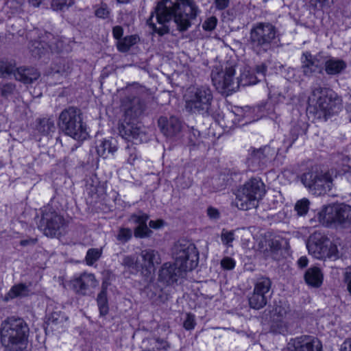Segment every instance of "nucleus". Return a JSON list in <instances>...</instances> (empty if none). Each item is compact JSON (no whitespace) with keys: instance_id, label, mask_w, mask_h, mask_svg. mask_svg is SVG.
Instances as JSON below:
<instances>
[{"instance_id":"29","label":"nucleus","mask_w":351,"mask_h":351,"mask_svg":"<svg viewBox=\"0 0 351 351\" xmlns=\"http://www.w3.org/2000/svg\"><path fill=\"white\" fill-rule=\"evenodd\" d=\"M139 40L140 38L136 34L127 36L117 41V49L121 52H127L132 46L136 44Z\"/></svg>"},{"instance_id":"35","label":"nucleus","mask_w":351,"mask_h":351,"mask_svg":"<svg viewBox=\"0 0 351 351\" xmlns=\"http://www.w3.org/2000/svg\"><path fill=\"white\" fill-rule=\"evenodd\" d=\"M17 68L16 65L10 62L0 61V77H10L16 73Z\"/></svg>"},{"instance_id":"17","label":"nucleus","mask_w":351,"mask_h":351,"mask_svg":"<svg viewBox=\"0 0 351 351\" xmlns=\"http://www.w3.org/2000/svg\"><path fill=\"white\" fill-rule=\"evenodd\" d=\"M288 348L289 351H322V346L317 338L302 335L291 339Z\"/></svg>"},{"instance_id":"42","label":"nucleus","mask_w":351,"mask_h":351,"mask_svg":"<svg viewBox=\"0 0 351 351\" xmlns=\"http://www.w3.org/2000/svg\"><path fill=\"white\" fill-rule=\"evenodd\" d=\"M153 232L148 228L147 225L138 226L134 231V237L136 238H147L151 237Z\"/></svg>"},{"instance_id":"57","label":"nucleus","mask_w":351,"mask_h":351,"mask_svg":"<svg viewBox=\"0 0 351 351\" xmlns=\"http://www.w3.org/2000/svg\"><path fill=\"white\" fill-rule=\"evenodd\" d=\"M207 215L212 219H217L220 217L219 210L212 206H210L207 208Z\"/></svg>"},{"instance_id":"52","label":"nucleus","mask_w":351,"mask_h":351,"mask_svg":"<svg viewBox=\"0 0 351 351\" xmlns=\"http://www.w3.org/2000/svg\"><path fill=\"white\" fill-rule=\"evenodd\" d=\"M267 71V66L265 63H261V64L256 65L255 67V75L258 77V79H263L265 76L266 72Z\"/></svg>"},{"instance_id":"56","label":"nucleus","mask_w":351,"mask_h":351,"mask_svg":"<svg viewBox=\"0 0 351 351\" xmlns=\"http://www.w3.org/2000/svg\"><path fill=\"white\" fill-rule=\"evenodd\" d=\"M343 282L346 285L347 290L351 295V271H346L344 273Z\"/></svg>"},{"instance_id":"61","label":"nucleus","mask_w":351,"mask_h":351,"mask_svg":"<svg viewBox=\"0 0 351 351\" xmlns=\"http://www.w3.org/2000/svg\"><path fill=\"white\" fill-rule=\"evenodd\" d=\"M37 241L36 238L23 239L20 241V245L21 246L34 245L37 243Z\"/></svg>"},{"instance_id":"14","label":"nucleus","mask_w":351,"mask_h":351,"mask_svg":"<svg viewBox=\"0 0 351 351\" xmlns=\"http://www.w3.org/2000/svg\"><path fill=\"white\" fill-rule=\"evenodd\" d=\"M319 219L343 226L351 223V206L344 204L324 206L319 213Z\"/></svg>"},{"instance_id":"63","label":"nucleus","mask_w":351,"mask_h":351,"mask_svg":"<svg viewBox=\"0 0 351 351\" xmlns=\"http://www.w3.org/2000/svg\"><path fill=\"white\" fill-rule=\"evenodd\" d=\"M286 71H287V73L285 74V77L288 80H293L294 76H295V69L293 68L289 67L286 70Z\"/></svg>"},{"instance_id":"4","label":"nucleus","mask_w":351,"mask_h":351,"mask_svg":"<svg viewBox=\"0 0 351 351\" xmlns=\"http://www.w3.org/2000/svg\"><path fill=\"white\" fill-rule=\"evenodd\" d=\"M279 40L278 28L269 22L254 23L249 32L247 46L258 56L272 50Z\"/></svg>"},{"instance_id":"40","label":"nucleus","mask_w":351,"mask_h":351,"mask_svg":"<svg viewBox=\"0 0 351 351\" xmlns=\"http://www.w3.org/2000/svg\"><path fill=\"white\" fill-rule=\"evenodd\" d=\"M310 206V202L306 198H303L297 201L294 209L298 216H304L307 214Z\"/></svg>"},{"instance_id":"13","label":"nucleus","mask_w":351,"mask_h":351,"mask_svg":"<svg viewBox=\"0 0 351 351\" xmlns=\"http://www.w3.org/2000/svg\"><path fill=\"white\" fill-rule=\"evenodd\" d=\"M271 281L269 278L262 277L257 279L253 292L248 295L250 308L259 310L265 307L270 299Z\"/></svg>"},{"instance_id":"25","label":"nucleus","mask_w":351,"mask_h":351,"mask_svg":"<svg viewBox=\"0 0 351 351\" xmlns=\"http://www.w3.org/2000/svg\"><path fill=\"white\" fill-rule=\"evenodd\" d=\"M40 76L39 72L34 68H19L14 73V78L25 84L32 83Z\"/></svg>"},{"instance_id":"27","label":"nucleus","mask_w":351,"mask_h":351,"mask_svg":"<svg viewBox=\"0 0 351 351\" xmlns=\"http://www.w3.org/2000/svg\"><path fill=\"white\" fill-rule=\"evenodd\" d=\"M237 80L239 87L240 86H246L255 84L258 81H261V79H258V77L255 75L254 72L247 68H244L240 76L237 77Z\"/></svg>"},{"instance_id":"47","label":"nucleus","mask_w":351,"mask_h":351,"mask_svg":"<svg viewBox=\"0 0 351 351\" xmlns=\"http://www.w3.org/2000/svg\"><path fill=\"white\" fill-rule=\"evenodd\" d=\"M222 243L228 246H232L231 243L234 239V234L233 231H228L223 230L221 234Z\"/></svg>"},{"instance_id":"31","label":"nucleus","mask_w":351,"mask_h":351,"mask_svg":"<svg viewBox=\"0 0 351 351\" xmlns=\"http://www.w3.org/2000/svg\"><path fill=\"white\" fill-rule=\"evenodd\" d=\"M97 302L100 315L104 316L108 314L109 308L107 299V291L106 287L104 285L101 291L97 295Z\"/></svg>"},{"instance_id":"20","label":"nucleus","mask_w":351,"mask_h":351,"mask_svg":"<svg viewBox=\"0 0 351 351\" xmlns=\"http://www.w3.org/2000/svg\"><path fill=\"white\" fill-rule=\"evenodd\" d=\"M158 124L162 133L167 137L176 136L182 130V123L175 116L160 117L158 121Z\"/></svg>"},{"instance_id":"16","label":"nucleus","mask_w":351,"mask_h":351,"mask_svg":"<svg viewBox=\"0 0 351 351\" xmlns=\"http://www.w3.org/2000/svg\"><path fill=\"white\" fill-rule=\"evenodd\" d=\"M322 56L312 55L309 51L302 53L300 62V69L306 77H312L315 73H322L323 71Z\"/></svg>"},{"instance_id":"62","label":"nucleus","mask_w":351,"mask_h":351,"mask_svg":"<svg viewBox=\"0 0 351 351\" xmlns=\"http://www.w3.org/2000/svg\"><path fill=\"white\" fill-rule=\"evenodd\" d=\"M163 223L164 222H163V221L162 219H158V220H156V221L151 220L149 222V226L152 228L158 229V228H160L161 226H162Z\"/></svg>"},{"instance_id":"24","label":"nucleus","mask_w":351,"mask_h":351,"mask_svg":"<svg viewBox=\"0 0 351 351\" xmlns=\"http://www.w3.org/2000/svg\"><path fill=\"white\" fill-rule=\"evenodd\" d=\"M43 42L47 45V48L52 53H58L64 51H68L65 40L59 36L46 33L43 36Z\"/></svg>"},{"instance_id":"19","label":"nucleus","mask_w":351,"mask_h":351,"mask_svg":"<svg viewBox=\"0 0 351 351\" xmlns=\"http://www.w3.org/2000/svg\"><path fill=\"white\" fill-rule=\"evenodd\" d=\"M270 152L271 149L269 147H264L258 149H252L247 158L248 167L252 171L263 169L269 159Z\"/></svg>"},{"instance_id":"54","label":"nucleus","mask_w":351,"mask_h":351,"mask_svg":"<svg viewBox=\"0 0 351 351\" xmlns=\"http://www.w3.org/2000/svg\"><path fill=\"white\" fill-rule=\"evenodd\" d=\"M15 89V86L13 84L8 83L4 84L1 89V95L4 97H8L12 94Z\"/></svg>"},{"instance_id":"38","label":"nucleus","mask_w":351,"mask_h":351,"mask_svg":"<svg viewBox=\"0 0 351 351\" xmlns=\"http://www.w3.org/2000/svg\"><path fill=\"white\" fill-rule=\"evenodd\" d=\"M143 343H148L150 346H152V350L156 348L157 350H166L169 347V344L167 341L158 337L148 338L145 340Z\"/></svg>"},{"instance_id":"49","label":"nucleus","mask_w":351,"mask_h":351,"mask_svg":"<svg viewBox=\"0 0 351 351\" xmlns=\"http://www.w3.org/2000/svg\"><path fill=\"white\" fill-rule=\"evenodd\" d=\"M101 248H92L89 249V266L92 265L97 261L101 256Z\"/></svg>"},{"instance_id":"6","label":"nucleus","mask_w":351,"mask_h":351,"mask_svg":"<svg viewBox=\"0 0 351 351\" xmlns=\"http://www.w3.org/2000/svg\"><path fill=\"white\" fill-rule=\"evenodd\" d=\"M265 193V186L263 181L258 178H252L237 189L236 206L243 210L256 208Z\"/></svg>"},{"instance_id":"48","label":"nucleus","mask_w":351,"mask_h":351,"mask_svg":"<svg viewBox=\"0 0 351 351\" xmlns=\"http://www.w3.org/2000/svg\"><path fill=\"white\" fill-rule=\"evenodd\" d=\"M217 24V19L215 16H210L202 24V28L205 31H213L215 29Z\"/></svg>"},{"instance_id":"11","label":"nucleus","mask_w":351,"mask_h":351,"mask_svg":"<svg viewBox=\"0 0 351 351\" xmlns=\"http://www.w3.org/2000/svg\"><path fill=\"white\" fill-rule=\"evenodd\" d=\"M37 224L38 229L45 236L55 237L60 234L65 221L52 206L47 205L41 209V217Z\"/></svg>"},{"instance_id":"21","label":"nucleus","mask_w":351,"mask_h":351,"mask_svg":"<svg viewBox=\"0 0 351 351\" xmlns=\"http://www.w3.org/2000/svg\"><path fill=\"white\" fill-rule=\"evenodd\" d=\"M140 265L145 275L150 274L155 270V266L160 263L159 253L152 249H145L140 254Z\"/></svg>"},{"instance_id":"59","label":"nucleus","mask_w":351,"mask_h":351,"mask_svg":"<svg viewBox=\"0 0 351 351\" xmlns=\"http://www.w3.org/2000/svg\"><path fill=\"white\" fill-rule=\"evenodd\" d=\"M230 0H215V7L217 10H222L228 7Z\"/></svg>"},{"instance_id":"22","label":"nucleus","mask_w":351,"mask_h":351,"mask_svg":"<svg viewBox=\"0 0 351 351\" xmlns=\"http://www.w3.org/2000/svg\"><path fill=\"white\" fill-rule=\"evenodd\" d=\"M322 64H324L323 70L327 75L331 76L341 74L347 68V63L345 60L332 56L322 58Z\"/></svg>"},{"instance_id":"8","label":"nucleus","mask_w":351,"mask_h":351,"mask_svg":"<svg viewBox=\"0 0 351 351\" xmlns=\"http://www.w3.org/2000/svg\"><path fill=\"white\" fill-rule=\"evenodd\" d=\"M58 125L65 134L75 140L84 141L87 138L86 126L82 123V112L77 108L64 109L60 114Z\"/></svg>"},{"instance_id":"45","label":"nucleus","mask_w":351,"mask_h":351,"mask_svg":"<svg viewBox=\"0 0 351 351\" xmlns=\"http://www.w3.org/2000/svg\"><path fill=\"white\" fill-rule=\"evenodd\" d=\"M148 219V215L143 213H139L138 214H132L130 216V220L134 222V223L138 224V226H141L147 224Z\"/></svg>"},{"instance_id":"7","label":"nucleus","mask_w":351,"mask_h":351,"mask_svg":"<svg viewBox=\"0 0 351 351\" xmlns=\"http://www.w3.org/2000/svg\"><path fill=\"white\" fill-rule=\"evenodd\" d=\"M313 99L316 100L313 113L317 119L324 121L337 114L341 107V99L330 88H316L313 91Z\"/></svg>"},{"instance_id":"3","label":"nucleus","mask_w":351,"mask_h":351,"mask_svg":"<svg viewBox=\"0 0 351 351\" xmlns=\"http://www.w3.org/2000/svg\"><path fill=\"white\" fill-rule=\"evenodd\" d=\"M29 332L28 325L23 319L8 317L1 325V342L9 351H23L28 345Z\"/></svg>"},{"instance_id":"26","label":"nucleus","mask_w":351,"mask_h":351,"mask_svg":"<svg viewBox=\"0 0 351 351\" xmlns=\"http://www.w3.org/2000/svg\"><path fill=\"white\" fill-rule=\"evenodd\" d=\"M323 274L317 267L308 269L304 274L306 282L313 287H319L323 282Z\"/></svg>"},{"instance_id":"15","label":"nucleus","mask_w":351,"mask_h":351,"mask_svg":"<svg viewBox=\"0 0 351 351\" xmlns=\"http://www.w3.org/2000/svg\"><path fill=\"white\" fill-rule=\"evenodd\" d=\"M330 240L319 232L312 234L306 243L308 252L317 259H322L328 253Z\"/></svg>"},{"instance_id":"55","label":"nucleus","mask_w":351,"mask_h":351,"mask_svg":"<svg viewBox=\"0 0 351 351\" xmlns=\"http://www.w3.org/2000/svg\"><path fill=\"white\" fill-rule=\"evenodd\" d=\"M95 15L101 19H106L109 15V10L106 5H103L95 10Z\"/></svg>"},{"instance_id":"33","label":"nucleus","mask_w":351,"mask_h":351,"mask_svg":"<svg viewBox=\"0 0 351 351\" xmlns=\"http://www.w3.org/2000/svg\"><path fill=\"white\" fill-rule=\"evenodd\" d=\"M29 50L34 57L40 58L42 54L47 52L49 49L47 45L43 42V37L41 40H35L31 43Z\"/></svg>"},{"instance_id":"39","label":"nucleus","mask_w":351,"mask_h":351,"mask_svg":"<svg viewBox=\"0 0 351 351\" xmlns=\"http://www.w3.org/2000/svg\"><path fill=\"white\" fill-rule=\"evenodd\" d=\"M117 150L116 147H112L109 141H100L99 145L96 147V152L99 156L106 157V153H113Z\"/></svg>"},{"instance_id":"64","label":"nucleus","mask_w":351,"mask_h":351,"mask_svg":"<svg viewBox=\"0 0 351 351\" xmlns=\"http://www.w3.org/2000/svg\"><path fill=\"white\" fill-rule=\"evenodd\" d=\"M343 174H345L347 180L351 182V168L350 166H346L342 169Z\"/></svg>"},{"instance_id":"34","label":"nucleus","mask_w":351,"mask_h":351,"mask_svg":"<svg viewBox=\"0 0 351 351\" xmlns=\"http://www.w3.org/2000/svg\"><path fill=\"white\" fill-rule=\"evenodd\" d=\"M37 130L43 135H48L55 130L53 120L44 118L39 121Z\"/></svg>"},{"instance_id":"46","label":"nucleus","mask_w":351,"mask_h":351,"mask_svg":"<svg viewBox=\"0 0 351 351\" xmlns=\"http://www.w3.org/2000/svg\"><path fill=\"white\" fill-rule=\"evenodd\" d=\"M73 3L72 0H52L51 8L54 10H62Z\"/></svg>"},{"instance_id":"41","label":"nucleus","mask_w":351,"mask_h":351,"mask_svg":"<svg viewBox=\"0 0 351 351\" xmlns=\"http://www.w3.org/2000/svg\"><path fill=\"white\" fill-rule=\"evenodd\" d=\"M306 131V127L304 123H298L293 126L291 130L290 134L292 138V142L296 141L299 136L305 134Z\"/></svg>"},{"instance_id":"5","label":"nucleus","mask_w":351,"mask_h":351,"mask_svg":"<svg viewBox=\"0 0 351 351\" xmlns=\"http://www.w3.org/2000/svg\"><path fill=\"white\" fill-rule=\"evenodd\" d=\"M184 100L185 109L191 114L205 117L213 116L215 113L213 92L207 85L188 88Z\"/></svg>"},{"instance_id":"36","label":"nucleus","mask_w":351,"mask_h":351,"mask_svg":"<svg viewBox=\"0 0 351 351\" xmlns=\"http://www.w3.org/2000/svg\"><path fill=\"white\" fill-rule=\"evenodd\" d=\"M67 318L64 314L60 311L52 312L47 319L48 324L51 327L53 326H62L64 323L66 321Z\"/></svg>"},{"instance_id":"28","label":"nucleus","mask_w":351,"mask_h":351,"mask_svg":"<svg viewBox=\"0 0 351 351\" xmlns=\"http://www.w3.org/2000/svg\"><path fill=\"white\" fill-rule=\"evenodd\" d=\"M28 287L24 283H19L12 287L5 296V300L14 299L18 297H25L29 293Z\"/></svg>"},{"instance_id":"60","label":"nucleus","mask_w":351,"mask_h":351,"mask_svg":"<svg viewBox=\"0 0 351 351\" xmlns=\"http://www.w3.org/2000/svg\"><path fill=\"white\" fill-rule=\"evenodd\" d=\"M328 253L327 254H326V257H333V256H337V246L335 245L332 244L330 241V244L328 247Z\"/></svg>"},{"instance_id":"58","label":"nucleus","mask_w":351,"mask_h":351,"mask_svg":"<svg viewBox=\"0 0 351 351\" xmlns=\"http://www.w3.org/2000/svg\"><path fill=\"white\" fill-rule=\"evenodd\" d=\"M123 34V29L122 27H121L119 25H117L113 27L112 34H113L114 38L116 40H117V41H119L121 38Z\"/></svg>"},{"instance_id":"18","label":"nucleus","mask_w":351,"mask_h":351,"mask_svg":"<svg viewBox=\"0 0 351 351\" xmlns=\"http://www.w3.org/2000/svg\"><path fill=\"white\" fill-rule=\"evenodd\" d=\"M120 136L128 141L141 142L145 133L141 128L134 119H128L125 117L124 121L119 125Z\"/></svg>"},{"instance_id":"50","label":"nucleus","mask_w":351,"mask_h":351,"mask_svg":"<svg viewBox=\"0 0 351 351\" xmlns=\"http://www.w3.org/2000/svg\"><path fill=\"white\" fill-rule=\"evenodd\" d=\"M221 266L224 269L231 270L235 267V261L232 258L226 256L221 261Z\"/></svg>"},{"instance_id":"9","label":"nucleus","mask_w":351,"mask_h":351,"mask_svg":"<svg viewBox=\"0 0 351 351\" xmlns=\"http://www.w3.org/2000/svg\"><path fill=\"white\" fill-rule=\"evenodd\" d=\"M337 177L334 169L328 171L311 170L304 173L301 181L306 188L315 195H322L329 192L334 186L333 180Z\"/></svg>"},{"instance_id":"10","label":"nucleus","mask_w":351,"mask_h":351,"mask_svg":"<svg viewBox=\"0 0 351 351\" xmlns=\"http://www.w3.org/2000/svg\"><path fill=\"white\" fill-rule=\"evenodd\" d=\"M234 64L226 62L223 65L216 66L213 69L211 80L219 92L229 94L238 89L237 80L234 77Z\"/></svg>"},{"instance_id":"43","label":"nucleus","mask_w":351,"mask_h":351,"mask_svg":"<svg viewBox=\"0 0 351 351\" xmlns=\"http://www.w3.org/2000/svg\"><path fill=\"white\" fill-rule=\"evenodd\" d=\"M132 236V230L128 228H121L119 229L117 235V239L122 243L128 242Z\"/></svg>"},{"instance_id":"44","label":"nucleus","mask_w":351,"mask_h":351,"mask_svg":"<svg viewBox=\"0 0 351 351\" xmlns=\"http://www.w3.org/2000/svg\"><path fill=\"white\" fill-rule=\"evenodd\" d=\"M92 183L89 182V195L97 194L103 192V187L96 176L90 178Z\"/></svg>"},{"instance_id":"53","label":"nucleus","mask_w":351,"mask_h":351,"mask_svg":"<svg viewBox=\"0 0 351 351\" xmlns=\"http://www.w3.org/2000/svg\"><path fill=\"white\" fill-rule=\"evenodd\" d=\"M195 325V316L191 314H187L186 318L184 322V328L186 330H191L194 328Z\"/></svg>"},{"instance_id":"32","label":"nucleus","mask_w":351,"mask_h":351,"mask_svg":"<svg viewBox=\"0 0 351 351\" xmlns=\"http://www.w3.org/2000/svg\"><path fill=\"white\" fill-rule=\"evenodd\" d=\"M122 265L130 270L131 273H136L141 269L140 261L134 256H125L123 258Z\"/></svg>"},{"instance_id":"1","label":"nucleus","mask_w":351,"mask_h":351,"mask_svg":"<svg viewBox=\"0 0 351 351\" xmlns=\"http://www.w3.org/2000/svg\"><path fill=\"white\" fill-rule=\"evenodd\" d=\"M200 12L194 0H160L147 20L152 34L162 36L169 32L167 23L173 21L180 32L186 31Z\"/></svg>"},{"instance_id":"51","label":"nucleus","mask_w":351,"mask_h":351,"mask_svg":"<svg viewBox=\"0 0 351 351\" xmlns=\"http://www.w3.org/2000/svg\"><path fill=\"white\" fill-rule=\"evenodd\" d=\"M128 154L129 155L128 158V162L130 165H134V161L138 158V154L136 150V148L133 146H128L127 147Z\"/></svg>"},{"instance_id":"12","label":"nucleus","mask_w":351,"mask_h":351,"mask_svg":"<svg viewBox=\"0 0 351 351\" xmlns=\"http://www.w3.org/2000/svg\"><path fill=\"white\" fill-rule=\"evenodd\" d=\"M291 308L286 301H275L270 314L271 331L276 334L285 335L288 332L287 319L291 315Z\"/></svg>"},{"instance_id":"23","label":"nucleus","mask_w":351,"mask_h":351,"mask_svg":"<svg viewBox=\"0 0 351 351\" xmlns=\"http://www.w3.org/2000/svg\"><path fill=\"white\" fill-rule=\"evenodd\" d=\"M145 108V104L143 100L138 97H133L129 100L128 104L125 108V117L135 120L142 114Z\"/></svg>"},{"instance_id":"30","label":"nucleus","mask_w":351,"mask_h":351,"mask_svg":"<svg viewBox=\"0 0 351 351\" xmlns=\"http://www.w3.org/2000/svg\"><path fill=\"white\" fill-rule=\"evenodd\" d=\"M87 282L88 275L83 273L71 282L73 289L77 293L84 295L86 293Z\"/></svg>"},{"instance_id":"2","label":"nucleus","mask_w":351,"mask_h":351,"mask_svg":"<svg viewBox=\"0 0 351 351\" xmlns=\"http://www.w3.org/2000/svg\"><path fill=\"white\" fill-rule=\"evenodd\" d=\"M173 257L175 262L163 264L159 272V279L168 285L177 282L199 263V252L195 245L189 241L176 243L173 248Z\"/></svg>"},{"instance_id":"37","label":"nucleus","mask_w":351,"mask_h":351,"mask_svg":"<svg viewBox=\"0 0 351 351\" xmlns=\"http://www.w3.org/2000/svg\"><path fill=\"white\" fill-rule=\"evenodd\" d=\"M267 243L268 248L266 249V256L276 259L277 254L281 249V243L277 239H269Z\"/></svg>"}]
</instances>
